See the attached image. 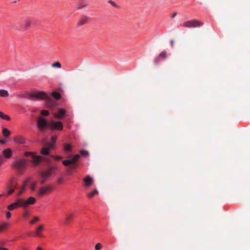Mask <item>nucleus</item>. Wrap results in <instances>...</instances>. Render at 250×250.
<instances>
[{"instance_id":"obj_1","label":"nucleus","mask_w":250,"mask_h":250,"mask_svg":"<svg viewBox=\"0 0 250 250\" xmlns=\"http://www.w3.org/2000/svg\"><path fill=\"white\" fill-rule=\"evenodd\" d=\"M58 168L57 167H52L42 170L41 172V176L43 180L41 181V184H43L44 182V180H46L51 176L52 173L53 171L56 170Z\"/></svg>"},{"instance_id":"obj_2","label":"nucleus","mask_w":250,"mask_h":250,"mask_svg":"<svg viewBox=\"0 0 250 250\" xmlns=\"http://www.w3.org/2000/svg\"><path fill=\"white\" fill-rule=\"evenodd\" d=\"M26 166V161L24 159H20L14 162L12 167L17 170L24 169Z\"/></svg>"},{"instance_id":"obj_3","label":"nucleus","mask_w":250,"mask_h":250,"mask_svg":"<svg viewBox=\"0 0 250 250\" xmlns=\"http://www.w3.org/2000/svg\"><path fill=\"white\" fill-rule=\"evenodd\" d=\"M203 25V23L196 20H192L184 22L182 26L187 28H195Z\"/></svg>"},{"instance_id":"obj_4","label":"nucleus","mask_w":250,"mask_h":250,"mask_svg":"<svg viewBox=\"0 0 250 250\" xmlns=\"http://www.w3.org/2000/svg\"><path fill=\"white\" fill-rule=\"evenodd\" d=\"M48 126L51 130H62L63 129V124L60 121H51L48 124Z\"/></svg>"},{"instance_id":"obj_5","label":"nucleus","mask_w":250,"mask_h":250,"mask_svg":"<svg viewBox=\"0 0 250 250\" xmlns=\"http://www.w3.org/2000/svg\"><path fill=\"white\" fill-rule=\"evenodd\" d=\"M20 202L21 205V207L26 208L29 205L35 204L36 202V200L34 197L30 196L26 200L20 198Z\"/></svg>"},{"instance_id":"obj_6","label":"nucleus","mask_w":250,"mask_h":250,"mask_svg":"<svg viewBox=\"0 0 250 250\" xmlns=\"http://www.w3.org/2000/svg\"><path fill=\"white\" fill-rule=\"evenodd\" d=\"M37 125L39 130H43L45 128L48 124L45 119L40 117L38 119Z\"/></svg>"},{"instance_id":"obj_7","label":"nucleus","mask_w":250,"mask_h":250,"mask_svg":"<svg viewBox=\"0 0 250 250\" xmlns=\"http://www.w3.org/2000/svg\"><path fill=\"white\" fill-rule=\"evenodd\" d=\"M30 178H27L23 182L22 184V186L21 188H20L19 191L17 192L16 196L17 197L21 196L23 193L25 192L26 190V187L28 184V183L30 181Z\"/></svg>"},{"instance_id":"obj_8","label":"nucleus","mask_w":250,"mask_h":250,"mask_svg":"<svg viewBox=\"0 0 250 250\" xmlns=\"http://www.w3.org/2000/svg\"><path fill=\"white\" fill-rule=\"evenodd\" d=\"M20 207H21L20 198H17L15 202L12 203L7 206V209L9 211H12Z\"/></svg>"},{"instance_id":"obj_9","label":"nucleus","mask_w":250,"mask_h":250,"mask_svg":"<svg viewBox=\"0 0 250 250\" xmlns=\"http://www.w3.org/2000/svg\"><path fill=\"white\" fill-rule=\"evenodd\" d=\"M52 188L51 187H42L38 191L37 195L39 197L43 196L48 191H50L52 190Z\"/></svg>"},{"instance_id":"obj_10","label":"nucleus","mask_w":250,"mask_h":250,"mask_svg":"<svg viewBox=\"0 0 250 250\" xmlns=\"http://www.w3.org/2000/svg\"><path fill=\"white\" fill-rule=\"evenodd\" d=\"M31 98L37 99H45L47 98L46 94L42 91L36 92L31 95Z\"/></svg>"},{"instance_id":"obj_11","label":"nucleus","mask_w":250,"mask_h":250,"mask_svg":"<svg viewBox=\"0 0 250 250\" xmlns=\"http://www.w3.org/2000/svg\"><path fill=\"white\" fill-rule=\"evenodd\" d=\"M62 163L64 166H66V167L69 166V165H71V169L76 168L78 166L77 163H75L73 162L72 158H71L70 159H68V160H63L62 161Z\"/></svg>"},{"instance_id":"obj_12","label":"nucleus","mask_w":250,"mask_h":250,"mask_svg":"<svg viewBox=\"0 0 250 250\" xmlns=\"http://www.w3.org/2000/svg\"><path fill=\"white\" fill-rule=\"evenodd\" d=\"M84 185L83 186L85 188H88L91 186L93 184V178L89 175L86 176L83 179Z\"/></svg>"},{"instance_id":"obj_13","label":"nucleus","mask_w":250,"mask_h":250,"mask_svg":"<svg viewBox=\"0 0 250 250\" xmlns=\"http://www.w3.org/2000/svg\"><path fill=\"white\" fill-rule=\"evenodd\" d=\"M42 157L41 156H37L35 154L32 156L31 162L34 166H37L42 161Z\"/></svg>"},{"instance_id":"obj_14","label":"nucleus","mask_w":250,"mask_h":250,"mask_svg":"<svg viewBox=\"0 0 250 250\" xmlns=\"http://www.w3.org/2000/svg\"><path fill=\"white\" fill-rule=\"evenodd\" d=\"M17 186V180L15 177H12L7 183V188H16Z\"/></svg>"},{"instance_id":"obj_15","label":"nucleus","mask_w":250,"mask_h":250,"mask_svg":"<svg viewBox=\"0 0 250 250\" xmlns=\"http://www.w3.org/2000/svg\"><path fill=\"white\" fill-rule=\"evenodd\" d=\"M32 20L29 19H26L23 21V30H26L29 29L32 24Z\"/></svg>"},{"instance_id":"obj_16","label":"nucleus","mask_w":250,"mask_h":250,"mask_svg":"<svg viewBox=\"0 0 250 250\" xmlns=\"http://www.w3.org/2000/svg\"><path fill=\"white\" fill-rule=\"evenodd\" d=\"M66 113V110L63 108H61L59 110L58 113H54V116L55 118L58 119H62Z\"/></svg>"},{"instance_id":"obj_17","label":"nucleus","mask_w":250,"mask_h":250,"mask_svg":"<svg viewBox=\"0 0 250 250\" xmlns=\"http://www.w3.org/2000/svg\"><path fill=\"white\" fill-rule=\"evenodd\" d=\"M44 229V226L43 225H41L39 226L35 229V235L37 237H42V235L41 232Z\"/></svg>"},{"instance_id":"obj_18","label":"nucleus","mask_w":250,"mask_h":250,"mask_svg":"<svg viewBox=\"0 0 250 250\" xmlns=\"http://www.w3.org/2000/svg\"><path fill=\"white\" fill-rule=\"evenodd\" d=\"M88 18L86 16L81 17L77 22L78 26H81L87 22Z\"/></svg>"},{"instance_id":"obj_19","label":"nucleus","mask_w":250,"mask_h":250,"mask_svg":"<svg viewBox=\"0 0 250 250\" xmlns=\"http://www.w3.org/2000/svg\"><path fill=\"white\" fill-rule=\"evenodd\" d=\"M14 140L16 143L20 144H24L26 143L25 139L21 136H16L14 137Z\"/></svg>"},{"instance_id":"obj_20","label":"nucleus","mask_w":250,"mask_h":250,"mask_svg":"<svg viewBox=\"0 0 250 250\" xmlns=\"http://www.w3.org/2000/svg\"><path fill=\"white\" fill-rule=\"evenodd\" d=\"M2 154L3 156L7 159L11 158L12 156V152L11 149L6 148L3 150Z\"/></svg>"},{"instance_id":"obj_21","label":"nucleus","mask_w":250,"mask_h":250,"mask_svg":"<svg viewBox=\"0 0 250 250\" xmlns=\"http://www.w3.org/2000/svg\"><path fill=\"white\" fill-rule=\"evenodd\" d=\"M52 148H50V146L49 145L48 147L43 148L41 151V153L44 155H48L49 154L50 149Z\"/></svg>"},{"instance_id":"obj_22","label":"nucleus","mask_w":250,"mask_h":250,"mask_svg":"<svg viewBox=\"0 0 250 250\" xmlns=\"http://www.w3.org/2000/svg\"><path fill=\"white\" fill-rule=\"evenodd\" d=\"M57 139V137L56 136H52L51 137V143L49 144L50 146V148H53L55 144L56 143Z\"/></svg>"},{"instance_id":"obj_23","label":"nucleus","mask_w":250,"mask_h":250,"mask_svg":"<svg viewBox=\"0 0 250 250\" xmlns=\"http://www.w3.org/2000/svg\"><path fill=\"white\" fill-rule=\"evenodd\" d=\"M98 191L96 189H95L92 192L88 193L87 196L88 198H91L93 197L95 195H98Z\"/></svg>"},{"instance_id":"obj_24","label":"nucleus","mask_w":250,"mask_h":250,"mask_svg":"<svg viewBox=\"0 0 250 250\" xmlns=\"http://www.w3.org/2000/svg\"><path fill=\"white\" fill-rule=\"evenodd\" d=\"M9 96L8 92L5 90H0V97H7Z\"/></svg>"},{"instance_id":"obj_25","label":"nucleus","mask_w":250,"mask_h":250,"mask_svg":"<svg viewBox=\"0 0 250 250\" xmlns=\"http://www.w3.org/2000/svg\"><path fill=\"white\" fill-rule=\"evenodd\" d=\"M0 118L6 121H9L10 120V118L9 116L5 114L4 113L1 111H0Z\"/></svg>"},{"instance_id":"obj_26","label":"nucleus","mask_w":250,"mask_h":250,"mask_svg":"<svg viewBox=\"0 0 250 250\" xmlns=\"http://www.w3.org/2000/svg\"><path fill=\"white\" fill-rule=\"evenodd\" d=\"M51 95L57 100L60 99L61 98V94L56 91L52 92Z\"/></svg>"},{"instance_id":"obj_27","label":"nucleus","mask_w":250,"mask_h":250,"mask_svg":"<svg viewBox=\"0 0 250 250\" xmlns=\"http://www.w3.org/2000/svg\"><path fill=\"white\" fill-rule=\"evenodd\" d=\"M73 215H74L72 213L69 214L64 219V223L67 224L69 221H70L71 219L73 218Z\"/></svg>"},{"instance_id":"obj_28","label":"nucleus","mask_w":250,"mask_h":250,"mask_svg":"<svg viewBox=\"0 0 250 250\" xmlns=\"http://www.w3.org/2000/svg\"><path fill=\"white\" fill-rule=\"evenodd\" d=\"M2 134L4 137H7L10 135V132L8 129L4 128L2 129Z\"/></svg>"},{"instance_id":"obj_29","label":"nucleus","mask_w":250,"mask_h":250,"mask_svg":"<svg viewBox=\"0 0 250 250\" xmlns=\"http://www.w3.org/2000/svg\"><path fill=\"white\" fill-rule=\"evenodd\" d=\"M9 226L8 223H4L0 225V232L5 229Z\"/></svg>"},{"instance_id":"obj_30","label":"nucleus","mask_w":250,"mask_h":250,"mask_svg":"<svg viewBox=\"0 0 250 250\" xmlns=\"http://www.w3.org/2000/svg\"><path fill=\"white\" fill-rule=\"evenodd\" d=\"M40 219L39 217L35 216L33 217V219L30 221L29 223L31 225H33V224L36 223L37 222H39L40 221Z\"/></svg>"},{"instance_id":"obj_31","label":"nucleus","mask_w":250,"mask_h":250,"mask_svg":"<svg viewBox=\"0 0 250 250\" xmlns=\"http://www.w3.org/2000/svg\"><path fill=\"white\" fill-rule=\"evenodd\" d=\"M52 67L57 68H61L62 67L61 64L59 62H56L54 63H53L51 65Z\"/></svg>"},{"instance_id":"obj_32","label":"nucleus","mask_w":250,"mask_h":250,"mask_svg":"<svg viewBox=\"0 0 250 250\" xmlns=\"http://www.w3.org/2000/svg\"><path fill=\"white\" fill-rule=\"evenodd\" d=\"M71 148H72V146H71L70 145V144H66L64 146V150L65 151H71Z\"/></svg>"},{"instance_id":"obj_33","label":"nucleus","mask_w":250,"mask_h":250,"mask_svg":"<svg viewBox=\"0 0 250 250\" xmlns=\"http://www.w3.org/2000/svg\"><path fill=\"white\" fill-rule=\"evenodd\" d=\"M37 184H38L37 182H34L31 183V187H30V189L32 191H34L36 189Z\"/></svg>"},{"instance_id":"obj_34","label":"nucleus","mask_w":250,"mask_h":250,"mask_svg":"<svg viewBox=\"0 0 250 250\" xmlns=\"http://www.w3.org/2000/svg\"><path fill=\"white\" fill-rule=\"evenodd\" d=\"M80 155L79 154H76L72 157V159L75 163H77V161L80 159Z\"/></svg>"},{"instance_id":"obj_35","label":"nucleus","mask_w":250,"mask_h":250,"mask_svg":"<svg viewBox=\"0 0 250 250\" xmlns=\"http://www.w3.org/2000/svg\"><path fill=\"white\" fill-rule=\"evenodd\" d=\"M29 216H30V213L27 210L24 211L22 214V217L25 219H27Z\"/></svg>"},{"instance_id":"obj_36","label":"nucleus","mask_w":250,"mask_h":250,"mask_svg":"<svg viewBox=\"0 0 250 250\" xmlns=\"http://www.w3.org/2000/svg\"><path fill=\"white\" fill-rule=\"evenodd\" d=\"M166 56H167V53L165 51H163L162 52H161L159 55V57L160 58H161L163 59H165L166 58Z\"/></svg>"},{"instance_id":"obj_37","label":"nucleus","mask_w":250,"mask_h":250,"mask_svg":"<svg viewBox=\"0 0 250 250\" xmlns=\"http://www.w3.org/2000/svg\"><path fill=\"white\" fill-rule=\"evenodd\" d=\"M16 188H7V194L10 195L12 194L15 191Z\"/></svg>"},{"instance_id":"obj_38","label":"nucleus","mask_w":250,"mask_h":250,"mask_svg":"<svg viewBox=\"0 0 250 250\" xmlns=\"http://www.w3.org/2000/svg\"><path fill=\"white\" fill-rule=\"evenodd\" d=\"M41 113L42 116H47L49 114V112L47 110H42Z\"/></svg>"},{"instance_id":"obj_39","label":"nucleus","mask_w":250,"mask_h":250,"mask_svg":"<svg viewBox=\"0 0 250 250\" xmlns=\"http://www.w3.org/2000/svg\"><path fill=\"white\" fill-rule=\"evenodd\" d=\"M80 153L82 156H84V157H86L89 155L88 152L87 151L84 150L80 151Z\"/></svg>"},{"instance_id":"obj_40","label":"nucleus","mask_w":250,"mask_h":250,"mask_svg":"<svg viewBox=\"0 0 250 250\" xmlns=\"http://www.w3.org/2000/svg\"><path fill=\"white\" fill-rule=\"evenodd\" d=\"M5 217H6V219H9L11 218V213L9 210L5 211Z\"/></svg>"},{"instance_id":"obj_41","label":"nucleus","mask_w":250,"mask_h":250,"mask_svg":"<svg viewBox=\"0 0 250 250\" xmlns=\"http://www.w3.org/2000/svg\"><path fill=\"white\" fill-rule=\"evenodd\" d=\"M102 248V246L100 243H98L95 245V249L96 250H101Z\"/></svg>"},{"instance_id":"obj_42","label":"nucleus","mask_w":250,"mask_h":250,"mask_svg":"<svg viewBox=\"0 0 250 250\" xmlns=\"http://www.w3.org/2000/svg\"><path fill=\"white\" fill-rule=\"evenodd\" d=\"M34 155H35V154L31 152H26L24 153V155L25 156H27V157L31 156V158H32V156Z\"/></svg>"},{"instance_id":"obj_43","label":"nucleus","mask_w":250,"mask_h":250,"mask_svg":"<svg viewBox=\"0 0 250 250\" xmlns=\"http://www.w3.org/2000/svg\"><path fill=\"white\" fill-rule=\"evenodd\" d=\"M52 157L56 160H60L62 159V157L60 156H53Z\"/></svg>"},{"instance_id":"obj_44","label":"nucleus","mask_w":250,"mask_h":250,"mask_svg":"<svg viewBox=\"0 0 250 250\" xmlns=\"http://www.w3.org/2000/svg\"><path fill=\"white\" fill-rule=\"evenodd\" d=\"M4 161L1 157L0 156V167L1 166V165L3 164Z\"/></svg>"},{"instance_id":"obj_45","label":"nucleus","mask_w":250,"mask_h":250,"mask_svg":"<svg viewBox=\"0 0 250 250\" xmlns=\"http://www.w3.org/2000/svg\"><path fill=\"white\" fill-rule=\"evenodd\" d=\"M6 141L4 140H0V143L4 144L5 143Z\"/></svg>"},{"instance_id":"obj_46","label":"nucleus","mask_w":250,"mask_h":250,"mask_svg":"<svg viewBox=\"0 0 250 250\" xmlns=\"http://www.w3.org/2000/svg\"><path fill=\"white\" fill-rule=\"evenodd\" d=\"M0 250H9L7 248L0 247Z\"/></svg>"},{"instance_id":"obj_47","label":"nucleus","mask_w":250,"mask_h":250,"mask_svg":"<svg viewBox=\"0 0 250 250\" xmlns=\"http://www.w3.org/2000/svg\"><path fill=\"white\" fill-rule=\"evenodd\" d=\"M109 2L113 5H115V3L114 1H112V0H110L109 1Z\"/></svg>"},{"instance_id":"obj_48","label":"nucleus","mask_w":250,"mask_h":250,"mask_svg":"<svg viewBox=\"0 0 250 250\" xmlns=\"http://www.w3.org/2000/svg\"><path fill=\"white\" fill-rule=\"evenodd\" d=\"M62 178H59V179H58V182H59V183H61V182H62Z\"/></svg>"},{"instance_id":"obj_49","label":"nucleus","mask_w":250,"mask_h":250,"mask_svg":"<svg viewBox=\"0 0 250 250\" xmlns=\"http://www.w3.org/2000/svg\"><path fill=\"white\" fill-rule=\"evenodd\" d=\"M36 250H43L41 247H37Z\"/></svg>"},{"instance_id":"obj_50","label":"nucleus","mask_w":250,"mask_h":250,"mask_svg":"<svg viewBox=\"0 0 250 250\" xmlns=\"http://www.w3.org/2000/svg\"><path fill=\"white\" fill-rule=\"evenodd\" d=\"M170 43H171V45H173V41H171L170 42Z\"/></svg>"},{"instance_id":"obj_51","label":"nucleus","mask_w":250,"mask_h":250,"mask_svg":"<svg viewBox=\"0 0 250 250\" xmlns=\"http://www.w3.org/2000/svg\"><path fill=\"white\" fill-rule=\"evenodd\" d=\"M176 15V13H174V14H173V17H174Z\"/></svg>"},{"instance_id":"obj_52","label":"nucleus","mask_w":250,"mask_h":250,"mask_svg":"<svg viewBox=\"0 0 250 250\" xmlns=\"http://www.w3.org/2000/svg\"><path fill=\"white\" fill-rule=\"evenodd\" d=\"M1 196H2V195H1V194H0V197Z\"/></svg>"}]
</instances>
